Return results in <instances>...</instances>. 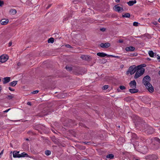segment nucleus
Here are the masks:
<instances>
[{"mask_svg": "<svg viewBox=\"0 0 160 160\" xmlns=\"http://www.w3.org/2000/svg\"><path fill=\"white\" fill-rule=\"evenodd\" d=\"M132 120L136 128H139L142 131H145L148 127L147 123L144 122L140 117L136 115L132 116Z\"/></svg>", "mask_w": 160, "mask_h": 160, "instance_id": "nucleus-1", "label": "nucleus"}, {"mask_svg": "<svg viewBox=\"0 0 160 160\" xmlns=\"http://www.w3.org/2000/svg\"><path fill=\"white\" fill-rule=\"evenodd\" d=\"M151 78L150 77L149 75H147L143 78L142 83L145 85L147 88L150 92H152L154 90L153 87L149 82Z\"/></svg>", "mask_w": 160, "mask_h": 160, "instance_id": "nucleus-2", "label": "nucleus"}, {"mask_svg": "<svg viewBox=\"0 0 160 160\" xmlns=\"http://www.w3.org/2000/svg\"><path fill=\"white\" fill-rule=\"evenodd\" d=\"M136 72V66L133 65L129 67L128 71L126 72V74L128 75L130 73L132 75L133 74Z\"/></svg>", "mask_w": 160, "mask_h": 160, "instance_id": "nucleus-3", "label": "nucleus"}, {"mask_svg": "<svg viewBox=\"0 0 160 160\" xmlns=\"http://www.w3.org/2000/svg\"><path fill=\"white\" fill-rule=\"evenodd\" d=\"M158 157L156 154H150L146 157V158L148 160H155L158 159Z\"/></svg>", "mask_w": 160, "mask_h": 160, "instance_id": "nucleus-4", "label": "nucleus"}, {"mask_svg": "<svg viewBox=\"0 0 160 160\" xmlns=\"http://www.w3.org/2000/svg\"><path fill=\"white\" fill-rule=\"evenodd\" d=\"M50 113V112L47 111V109L45 108L41 112L38 114V115L39 117H42L43 116L48 115Z\"/></svg>", "mask_w": 160, "mask_h": 160, "instance_id": "nucleus-5", "label": "nucleus"}, {"mask_svg": "<svg viewBox=\"0 0 160 160\" xmlns=\"http://www.w3.org/2000/svg\"><path fill=\"white\" fill-rule=\"evenodd\" d=\"M160 148L159 145L157 143H152L150 145V148L154 150L158 149Z\"/></svg>", "mask_w": 160, "mask_h": 160, "instance_id": "nucleus-6", "label": "nucleus"}, {"mask_svg": "<svg viewBox=\"0 0 160 160\" xmlns=\"http://www.w3.org/2000/svg\"><path fill=\"white\" fill-rule=\"evenodd\" d=\"M127 136L131 138L130 139L131 140L132 139H138V137L137 135L134 133L128 132L127 135Z\"/></svg>", "mask_w": 160, "mask_h": 160, "instance_id": "nucleus-7", "label": "nucleus"}, {"mask_svg": "<svg viewBox=\"0 0 160 160\" xmlns=\"http://www.w3.org/2000/svg\"><path fill=\"white\" fill-rule=\"evenodd\" d=\"M147 132V133L149 134H151L154 132V129L152 127L148 126V128L145 131Z\"/></svg>", "mask_w": 160, "mask_h": 160, "instance_id": "nucleus-8", "label": "nucleus"}, {"mask_svg": "<svg viewBox=\"0 0 160 160\" xmlns=\"http://www.w3.org/2000/svg\"><path fill=\"white\" fill-rule=\"evenodd\" d=\"M80 58L82 60L87 61H89L91 59V57L87 55H82L80 57Z\"/></svg>", "mask_w": 160, "mask_h": 160, "instance_id": "nucleus-9", "label": "nucleus"}, {"mask_svg": "<svg viewBox=\"0 0 160 160\" xmlns=\"http://www.w3.org/2000/svg\"><path fill=\"white\" fill-rule=\"evenodd\" d=\"M130 87L132 88H136L137 83L135 80L131 81L129 84Z\"/></svg>", "mask_w": 160, "mask_h": 160, "instance_id": "nucleus-10", "label": "nucleus"}, {"mask_svg": "<svg viewBox=\"0 0 160 160\" xmlns=\"http://www.w3.org/2000/svg\"><path fill=\"white\" fill-rule=\"evenodd\" d=\"M45 128V127L43 125L39 124L35 125L34 127V128L35 129L37 130H39V129L43 130H44Z\"/></svg>", "mask_w": 160, "mask_h": 160, "instance_id": "nucleus-11", "label": "nucleus"}, {"mask_svg": "<svg viewBox=\"0 0 160 160\" xmlns=\"http://www.w3.org/2000/svg\"><path fill=\"white\" fill-rule=\"evenodd\" d=\"M113 9L115 11L118 12L122 10V11H123V8L118 6V5H115L113 8Z\"/></svg>", "mask_w": 160, "mask_h": 160, "instance_id": "nucleus-12", "label": "nucleus"}, {"mask_svg": "<svg viewBox=\"0 0 160 160\" xmlns=\"http://www.w3.org/2000/svg\"><path fill=\"white\" fill-rule=\"evenodd\" d=\"M8 59V58L4 55H2L0 57V62L2 63H3L6 62Z\"/></svg>", "mask_w": 160, "mask_h": 160, "instance_id": "nucleus-13", "label": "nucleus"}, {"mask_svg": "<svg viewBox=\"0 0 160 160\" xmlns=\"http://www.w3.org/2000/svg\"><path fill=\"white\" fill-rule=\"evenodd\" d=\"M9 22V20L8 19H2L0 20L1 24L3 25H7Z\"/></svg>", "mask_w": 160, "mask_h": 160, "instance_id": "nucleus-14", "label": "nucleus"}, {"mask_svg": "<svg viewBox=\"0 0 160 160\" xmlns=\"http://www.w3.org/2000/svg\"><path fill=\"white\" fill-rule=\"evenodd\" d=\"M125 50L127 51H133L135 49V48L133 46H129V47H126L125 48Z\"/></svg>", "mask_w": 160, "mask_h": 160, "instance_id": "nucleus-15", "label": "nucleus"}, {"mask_svg": "<svg viewBox=\"0 0 160 160\" xmlns=\"http://www.w3.org/2000/svg\"><path fill=\"white\" fill-rule=\"evenodd\" d=\"M10 81V78L9 77H5L3 78V83L4 84L7 83L9 82Z\"/></svg>", "mask_w": 160, "mask_h": 160, "instance_id": "nucleus-16", "label": "nucleus"}, {"mask_svg": "<svg viewBox=\"0 0 160 160\" xmlns=\"http://www.w3.org/2000/svg\"><path fill=\"white\" fill-rule=\"evenodd\" d=\"M129 91L132 93H134L138 92L139 91V90L136 88H132V89H130L129 90Z\"/></svg>", "mask_w": 160, "mask_h": 160, "instance_id": "nucleus-17", "label": "nucleus"}, {"mask_svg": "<svg viewBox=\"0 0 160 160\" xmlns=\"http://www.w3.org/2000/svg\"><path fill=\"white\" fill-rule=\"evenodd\" d=\"M97 56H99L101 57H104L106 56H107L108 57V54L104 53L103 52H98L97 53Z\"/></svg>", "mask_w": 160, "mask_h": 160, "instance_id": "nucleus-18", "label": "nucleus"}, {"mask_svg": "<svg viewBox=\"0 0 160 160\" xmlns=\"http://www.w3.org/2000/svg\"><path fill=\"white\" fill-rule=\"evenodd\" d=\"M19 151H14L13 152V156L14 158H19Z\"/></svg>", "mask_w": 160, "mask_h": 160, "instance_id": "nucleus-19", "label": "nucleus"}, {"mask_svg": "<svg viewBox=\"0 0 160 160\" xmlns=\"http://www.w3.org/2000/svg\"><path fill=\"white\" fill-rule=\"evenodd\" d=\"M137 2L136 0L130 1L127 2L128 4L130 6H132L134 4H135Z\"/></svg>", "mask_w": 160, "mask_h": 160, "instance_id": "nucleus-20", "label": "nucleus"}, {"mask_svg": "<svg viewBox=\"0 0 160 160\" xmlns=\"http://www.w3.org/2000/svg\"><path fill=\"white\" fill-rule=\"evenodd\" d=\"M28 157V155L25 152H23L21 154H20L19 158H22V157Z\"/></svg>", "mask_w": 160, "mask_h": 160, "instance_id": "nucleus-21", "label": "nucleus"}, {"mask_svg": "<svg viewBox=\"0 0 160 160\" xmlns=\"http://www.w3.org/2000/svg\"><path fill=\"white\" fill-rule=\"evenodd\" d=\"M148 54L151 57H154L155 56L156 57V54L155 53L152 51H149L148 52Z\"/></svg>", "mask_w": 160, "mask_h": 160, "instance_id": "nucleus-22", "label": "nucleus"}, {"mask_svg": "<svg viewBox=\"0 0 160 160\" xmlns=\"http://www.w3.org/2000/svg\"><path fill=\"white\" fill-rule=\"evenodd\" d=\"M51 139L53 142L55 144H58V139L56 138L54 136L51 138Z\"/></svg>", "mask_w": 160, "mask_h": 160, "instance_id": "nucleus-23", "label": "nucleus"}, {"mask_svg": "<svg viewBox=\"0 0 160 160\" xmlns=\"http://www.w3.org/2000/svg\"><path fill=\"white\" fill-rule=\"evenodd\" d=\"M17 82H18L17 81H13L12 82H11L10 83L9 85L11 86L14 87L17 84Z\"/></svg>", "mask_w": 160, "mask_h": 160, "instance_id": "nucleus-24", "label": "nucleus"}, {"mask_svg": "<svg viewBox=\"0 0 160 160\" xmlns=\"http://www.w3.org/2000/svg\"><path fill=\"white\" fill-rule=\"evenodd\" d=\"M9 12L12 15H14L17 13V11L15 9H12L10 10Z\"/></svg>", "mask_w": 160, "mask_h": 160, "instance_id": "nucleus-25", "label": "nucleus"}, {"mask_svg": "<svg viewBox=\"0 0 160 160\" xmlns=\"http://www.w3.org/2000/svg\"><path fill=\"white\" fill-rule=\"evenodd\" d=\"M130 17V14L129 13H125L124 14L122 15V17L123 18H128Z\"/></svg>", "mask_w": 160, "mask_h": 160, "instance_id": "nucleus-26", "label": "nucleus"}, {"mask_svg": "<svg viewBox=\"0 0 160 160\" xmlns=\"http://www.w3.org/2000/svg\"><path fill=\"white\" fill-rule=\"evenodd\" d=\"M114 156L112 154H109L106 156V158H109L110 159H112L114 158Z\"/></svg>", "mask_w": 160, "mask_h": 160, "instance_id": "nucleus-27", "label": "nucleus"}, {"mask_svg": "<svg viewBox=\"0 0 160 160\" xmlns=\"http://www.w3.org/2000/svg\"><path fill=\"white\" fill-rule=\"evenodd\" d=\"M141 75L139 74V73H138V71H137L136 73L134 75V78L135 79H137L140 77Z\"/></svg>", "mask_w": 160, "mask_h": 160, "instance_id": "nucleus-28", "label": "nucleus"}, {"mask_svg": "<svg viewBox=\"0 0 160 160\" xmlns=\"http://www.w3.org/2000/svg\"><path fill=\"white\" fill-rule=\"evenodd\" d=\"M143 65H138L137 66H136V71H139V70L142 69V66Z\"/></svg>", "mask_w": 160, "mask_h": 160, "instance_id": "nucleus-29", "label": "nucleus"}, {"mask_svg": "<svg viewBox=\"0 0 160 160\" xmlns=\"http://www.w3.org/2000/svg\"><path fill=\"white\" fill-rule=\"evenodd\" d=\"M124 100L127 102H130L132 100V98L130 97H127L124 98Z\"/></svg>", "mask_w": 160, "mask_h": 160, "instance_id": "nucleus-30", "label": "nucleus"}, {"mask_svg": "<svg viewBox=\"0 0 160 160\" xmlns=\"http://www.w3.org/2000/svg\"><path fill=\"white\" fill-rule=\"evenodd\" d=\"M145 72V69L144 68H142V69L138 71V73H139V74L141 76Z\"/></svg>", "mask_w": 160, "mask_h": 160, "instance_id": "nucleus-31", "label": "nucleus"}, {"mask_svg": "<svg viewBox=\"0 0 160 160\" xmlns=\"http://www.w3.org/2000/svg\"><path fill=\"white\" fill-rule=\"evenodd\" d=\"M54 41V39L52 38H49L48 40V43H53Z\"/></svg>", "mask_w": 160, "mask_h": 160, "instance_id": "nucleus-32", "label": "nucleus"}, {"mask_svg": "<svg viewBox=\"0 0 160 160\" xmlns=\"http://www.w3.org/2000/svg\"><path fill=\"white\" fill-rule=\"evenodd\" d=\"M65 68L66 69L69 71H71L72 70V68L71 67H69L68 66H66L65 67Z\"/></svg>", "mask_w": 160, "mask_h": 160, "instance_id": "nucleus-33", "label": "nucleus"}, {"mask_svg": "<svg viewBox=\"0 0 160 160\" xmlns=\"http://www.w3.org/2000/svg\"><path fill=\"white\" fill-rule=\"evenodd\" d=\"M45 154L47 156H49L51 154V152L49 150H47L45 151Z\"/></svg>", "mask_w": 160, "mask_h": 160, "instance_id": "nucleus-34", "label": "nucleus"}, {"mask_svg": "<svg viewBox=\"0 0 160 160\" xmlns=\"http://www.w3.org/2000/svg\"><path fill=\"white\" fill-rule=\"evenodd\" d=\"M104 48H107L109 47L110 46V44L109 43H104Z\"/></svg>", "mask_w": 160, "mask_h": 160, "instance_id": "nucleus-35", "label": "nucleus"}, {"mask_svg": "<svg viewBox=\"0 0 160 160\" xmlns=\"http://www.w3.org/2000/svg\"><path fill=\"white\" fill-rule=\"evenodd\" d=\"M68 122L70 124H74L75 123V121L73 120L69 119Z\"/></svg>", "mask_w": 160, "mask_h": 160, "instance_id": "nucleus-36", "label": "nucleus"}, {"mask_svg": "<svg viewBox=\"0 0 160 160\" xmlns=\"http://www.w3.org/2000/svg\"><path fill=\"white\" fill-rule=\"evenodd\" d=\"M13 98V96L12 95H8L6 97L7 99L10 100Z\"/></svg>", "mask_w": 160, "mask_h": 160, "instance_id": "nucleus-37", "label": "nucleus"}, {"mask_svg": "<svg viewBox=\"0 0 160 160\" xmlns=\"http://www.w3.org/2000/svg\"><path fill=\"white\" fill-rule=\"evenodd\" d=\"M139 24V23L138 22H134L133 23V25L134 26L137 27L138 26Z\"/></svg>", "mask_w": 160, "mask_h": 160, "instance_id": "nucleus-38", "label": "nucleus"}, {"mask_svg": "<svg viewBox=\"0 0 160 160\" xmlns=\"http://www.w3.org/2000/svg\"><path fill=\"white\" fill-rule=\"evenodd\" d=\"M138 55V53L137 52L134 53L130 54V55H129L130 57L137 56Z\"/></svg>", "mask_w": 160, "mask_h": 160, "instance_id": "nucleus-39", "label": "nucleus"}, {"mask_svg": "<svg viewBox=\"0 0 160 160\" xmlns=\"http://www.w3.org/2000/svg\"><path fill=\"white\" fill-rule=\"evenodd\" d=\"M111 57L113 58H119V57L118 56H115L113 55H108V57Z\"/></svg>", "mask_w": 160, "mask_h": 160, "instance_id": "nucleus-40", "label": "nucleus"}, {"mask_svg": "<svg viewBox=\"0 0 160 160\" xmlns=\"http://www.w3.org/2000/svg\"><path fill=\"white\" fill-rule=\"evenodd\" d=\"M108 88V85H105L102 87V89L103 90H105L107 89Z\"/></svg>", "mask_w": 160, "mask_h": 160, "instance_id": "nucleus-41", "label": "nucleus"}, {"mask_svg": "<svg viewBox=\"0 0 160 160\" xmlns=\"http://www.w3.org/2000/svg\"><path fill=\"white\" fill-rule=\"evenodd\" d=\"M119 88L121 90H123L126 89V88L125 86L122 85L120 86Z\"/></svg>", "mask_w": 160, "mask_h": 160, "instance_id": "nucleus-42", "label": "nucleus"}, {"mask_svg": "<svg viewBox=\"0 0 160 160\" xmlns=\"http://www.w3.org/2000/svg\"><path fill=\"white\" fill-rule=\"evenodd\" d=\"M83 143L85 145H90L91 144V142H83Z\"/></svg>", "mask_w": 160, "mask_h": 160, "instance_id": "nucleus-43", "label": "nucleus"}, {"mask_svg": "<svg viewBox=\"0 0 160 160\" xmlns=\"http://www.w3.org/2000/svg\"><path fill=\"white\" fill-rule=\"evenodd\" d=\"M155 140L160 144V139L157 137L155 138Z\"/></svg>", "mask_w": 160, "mask_h": 160, "instance_id": "nucleus-44", "label": "nucleus"}, {"mask_svg": "<svg viewBox=\"0 0 160 160\" xmlns=\"http://www.w3.org/2000/svg\"><path fill=\"white\" fill-rule=\"evenodd\" d=\"M38 92H39L38 90H36L33 91L32 92H31V93H32V94H35L38 93Z\"/></svg>", "mask_w": 160, "mask_h": 160, "instance_id": "nucleus-45", "label": "nucleus"}, {"mask_svg": "<svg viewBox=\"0 0 160 160\" xmlns=\"http://www.w3.org/2000/svg\"><path fill=\"white\" fill-rule=\"evenodd\" d=\"M65 47L67 48H72V47L71 45L68 44H66L65 45Z\"/></svg>", "mask_w": 160, "mask_h": 160, "instance_id": "nucleus-46", "label": "nucleus"}, {"mask_svg": "<svg viewBox=\"0 0 160 160\" xmlns=\"http://www.w3.org/2000/svg\"><path fill=\"white\" fill-rule=\"evenodd\" d=\"M4 4V2L2 1H0V6H2Z\"/></svg>", "mask_w": 160, "mask_h": 160, "instance_id": "nucleus-47", "label": "nucleus"}, {"mask_svg": "<svg viewBox=\"0 0 160 160\" xmlns=\"http://www.w3.org/2000/svg\"><path fill=\"white\" fill-rule=\"evenodd\" d=\"M123 42V40L122 39H119L118 41V42L122 43Z\"/></svg>", "mask_w": 160, "mask_h": 160, "instance_id": "nucleus-48", "label": "nucleus"}, {"mask_svg": "<svg viewBox=\"0 0 160 160\" xmlns=\"http://www.w3.org/2000/svg\"><path fill=\"white\" fill-rule=\"evenodd\" d=\"M106 30V28H101L100 29V30L102 32H104Z\"/></svg>", "mask_w": 160, "mask_h": 160, "instance_id": "nucleus-49", "label": "nucleus"}, {"mask_svg": "<svg viewBox=\"0 0 160 160\" xmlns=\"http://www.w3.org/2000/svg\"><path fill=\"white\" fill-rule=\"evenodd\" d=\"M68 18H69V17H64V19H63V22L64 21H65L67 20H68Z\"/></svg>", "mask_w": 160, "mask_h": 160, "instance_id": "nucleus-50", "label": "nucleus"}, {"mask_svg": "<svg viewBox=\"0 0 160 160\" xmlns=\"http://www.w3.org/2000/svg\"><path fill=\"white\" fill-rule=\"evenodd\" d=\"M104 45H105V44L104 43H101L100 44V46L101 47H102V48H104Z\"/></svg>", "mask_w": 160, "mask_h": 160, "instance_id": "nucleus-51", "label": "nucleus"}, {"mask_svg": "<svg viewBox=\"0 0 160 160\" xmlns=\"http://www.w3.org/2000/svg\"><path fill=\"white\" fill-rule=\"evenodd\" d=\"M27 133L28 134H33V132H32V131H28V132H27Z\"/></svg>", "mask_w": 160, "mask_h": 160, "instance_id": "nucleus-52", "label": "nucleus"}, {"mask_svg": "<svg viewBox=\"0 0 160 160\" xmlns=\"http://www.w3.org/2000/svg\"><path fill=\"white\" fill-rule=\"evenodd\" d=\"M152 23L155 25H157L158 24V22L156 21H153L152 22Z\"/></svg>", "mask_w": 160, "mask_h": 160, "instance_id": "nucleus-53", "label": "nucleus"}, {"mask_svg": "<svg viewBox=\"0 0 160 160\" xmlns=\"http://www.w3.org/2000/svg\"><path fill=\"white\" fill-rule=\"evenodd\" d=\"M8 89H9L11 91H13L15 90L13 89H12V88H11L10 87H9L8 88Z\"/></svg>", "mask_w": 160, "mask_h": 160, "instance_id": "nucleus-54", "label": "nucleus"}, {"mask_svg": "<svg viewBox=\"0 0 160 160\" xmlns=\"http://www.w3.org/2000/svg\"><path fill=\"white\" fill-rule=\"evenodd\" d=\"M11 109V108H9L8 109H7L6 110L4 111L3 112L4 113H7V112L8 111H9V110H10Z\"/></svg>", "mask_w": 160, "mask_h": 160, "instance_id": "nucleus-55", "label": "nucleus"}, {"mask_svg": "<svg viewBox=\"0 0 160 160\" xmlns=\"http://www.w3.org/2000/svg\"><path fill=\"white\" fill-rule=\"evenodd\" d=\"M157 56H158V57H157V59L158 60L159 62H160V60H159V59H160V56L158 55H157Z\"/></svg>", "mask_w": 160, "mask_h": 160, "instance_id": "nucleus-56", "label": "nucleus"}, {"mask_svg": "<svg viewBox=\"0 0 160 160\" xmlns=\"http://www.w3.org/2000/svg\"><path fill=\"white\" fill-rule=\"evenodd\" d=\"M12 42H10L8 43V46L10 47L12 45Z\"/></svg>", "mask_w": 160, "mask_h": 160, "instance_id": "nucleus-57", "label": "nucleus"}, {"mask_svg": "<svg viewBox=\"0 0 160 160\" xmlns=\"http://www.w3.org/2000/svg\"><path fill=\"white\" fill-rule=\"evenodd\" d=\"M21 63H20V62H19L17 63V65L18 66H21Z\"/></svg>", "mask_w": 160, "mask_h": 160, "instance_id": "nucleus-58", "label": "nucleus"}, {"mask_svg": "<svg viewBox=\"0 0 160 160\" xmlns=\"http://www.w3.org/2000/svg\"><path fill=\"white\" fill-rule=\"evenodd\" d=\"M27 104L29 105H31V103L30 102H28Z\"/></svg>", "mask_w": 160, "mask_h": 160, "instance_id": "nucleus-59", "label": "nucleus"}, {"mask_svg": "<svg viewBox=\"0 0 160 160\" xmlns=\"http://www.w3.org/2000/svg\"><path fill=\"white\" fill-rule=\"evenodd\" d=\"M3 151L4 150H3L0 153V156H1V155L3 154Z\"/></svg>", "mask_w": 160, "mask_h": 160, "instance_id": "nucleus-60", "label": "nucleus"}, {"mask_svg": "<svg viewBox=\"0 0 160 160\" xmlns=\"http://www.w3.org/2000/svg\"><path fill=\"white\" fill-rule=\"evenodd\" d=\"M3 151L4 150H3L0 153V156H1V155L3 154Z\"/></svg>", "mask_w": 160, "mask_h": 160, "instance_id": "nucleus-61", "label": "nucleus"}, {"mask_svg": "<svg viewBox=\"0 0 160 160\" xmlns=\"http://www.w3.org/2000/svg\"><path fill=\"white\" fill-rule=\"evenodd\" d=\"M145 98H147V99H149V98H148V97H144L143 98V99H145Z\"/></svg>", "mask_w": 160, "mask_h": 160, "instance_id": "nucleus-62", "label": "nucleus"}, {"mask_svg": "<svg viewBox=\"0 0 160 160\" xmlns=\"http://www.w3.org/2000/svg\"><path fill=\"white\" fill-rule=\"evenodd\" d=\"M116 2H120V0H115Z\"/></svg>", "mask_w": 160, "mask_h": 160, "instance_id": "nucleus-63", "label": "nucleus"}, {"mask_svg": "<svg viewBox=\"0 0 160 160\" xmlns=\"http://www.w3.org/2000/svg\"><path fill=\"white\" fill-rule=\"evenodd\" d=\"M51 4H50L47 7V8L48 9V8L50 7L51 6Z\"/></svg>", "mask_w": 160, "mask_h": 160, "instance_id": "nucleus-64", "label": "nucleus"}]
</instances>
